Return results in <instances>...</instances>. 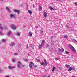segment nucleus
<instances>
[{
  "label": "nucleus",
  "instance_id": "5fc2aeb1",
  "mask_svg": "<svg viewBox=\"0 0 77 77\" xmlns=\"http://www.w3.org/2000/svg\"><path fill=\"white\" fill-rule=\"evenodd\" d=\"M37 27L38 28V26H37Z\"/></svg>",
  "mask_w": 77,
  "mask_h": 77
},
{
  "label": "nucleus",
  "instance_id": "ddd939ff",
  "mask_svg": "<svg viewBox=\"0 0 77 77\" xmlns=\"http://www.w3.org/2000/svg\"><path fill=\"white\" fill-rule=\"evenodd\" d=\"M44 43H45V40H43L42 41V43L41 44L43 45H44Z\"/></svg>",
  "mask_w": 77,
  "mask_h": 77
},
{
  "label": "nucleus",
  "instance_id": "79ce46f5",
  "mask_svg": "<svg viewBox=\"0 0 77 77\" xmlns=\"http://www.w3.org/2000/svg\"><path fill=\"white\" fill-rule=\"evenodd\" d=\"M2 32L0 31V35H2Z\"/></svg>",
  "mask_w": 77,
  "mask_h": 77
},
{
  "label": "nucleus",
  "instance_id": "f257e3e1",
  "mask_svg": "<svg viewBox=\"0 0 77 77\" xmlns=\"http://www.w3.org/2000/svg\"><path fill=\"white\" fill-rule=\"evenodd\" d=\"M69 47L74 53H76V50L71 45H69Z\"/></svg>",
  "mask_w": 77,
  "mask_h": 77
},
{
  "label": "nucleus",
  "instance_id": "a211bd4d",
  "mask_svg": "<svg viewBox=\"0 0 77 77\" xmlns=\"http://www.w3.org/2000/svg\"><path fill=\"white\" fill-rule=\"evenodd\" d=\"M11 32H12L11 31H10L9 32H8V36H9L10 33H11Z\"/></svg>",
  "mask_w": 77,
  "mask_h": 77
},
{
  "label": "nucleus",
  "instance_id": "c85d7f7f",
  "mask_svg": "<svg viewBox=\"0 0 77 77\" xmlns=\"http://www.w3.org/2000/svg\"><path fill=\"white\" fill-rule=\"evenodd\" d=\"M15 68V66H12L11 67V69H14V68Z\"/></svg>",
  "mask_w": 77,
  "mask_h": 77
},
{
  "label": "nucleus",
  "instance_id": "aec40b11",
  "mask_svg": "<svg viewBox=\"0 0 77 77\" xmlns=\"http://www.w3.org/2000/svg\"><path fill=\"white\" fill-rule=\"evenodd\" d=\"M35 60H37V62H40V60L38 59L37 58H35Z\"/></svg>",
  "mask_w": 77,
  "mask_h": 77
},
{
  "label": "nucleus",
  "instance_id": "3c124183",
  "mask_svg": "<svg viewBox=\"0 0 77 77\" xmlns=\"http://www.w3.org/2000/svg\"><path fill=\"white\" fill-rule=\"evenodd\" d=\"M1 44V42H0V44Z\"/></svg>",
  "mask_w": 77,
  "mask_h": 77
},
{
  "label": "nucleus",
  "instance_id": "4468645a",
  "mask_svg": "<svg viewBox=\"0 0 77 77\" xmlns=\"http://www.w3.org/2000/svg\"><path fill=\"white\" fill-rule=\"evenodd\" d=\"M28 12H29V14H30V15H31V14H32V11H31V10H28Z\"/></svg>",
  "mask_w": 77,
  "mask_h": 77
},
{
  "label": "nucleus",
  "instance_id": "72a5a7b5",
  "mask_svg": "<svg viewBox=\"0 0 77 77\" xmlns=\"http://www.w3.org/2000/svg\"><path fill=\"white\" fill-rule=\"evenodd\" d=\"M32 44L31 45V48H32V49H34V48H33V47H32Z\"/></svg>",
  "mask_w": 77,
  "mask_h": 77
},
{
  "label": "nucleus",
  "instance_id": "bb28decb",
  "mask_svg": "<svg viewBox=\"0 0 77 77\" xmlns=\"http://www.w3.org/2000/svg\"><path fill=\"white\" fill-rule=\"evenodd\" d=\"M40 64L41 65H44V62L40 63Z\"/></svg>",
  "mask_w": 77,
  "mask_h": 77
},
{
  "label": "nucleus",
  "instance_id": "0eeeda50",
  "mask_svg": "<svg viewBox=\"0 0 77 77\" xmlns=\"http://www.w3.org/2000/svg\"><path fill=\"white\" fill-rule=\"evenodd\" d=\"M9 15L10 17H11V18L15 17V15L14 14H11Z\"/></svg>",
  "mask_w": 77,
  "mask_h": 77
},
{
  "label": "nucleus",
  "instance_id": "f3484780",
  "mask_svg": "<svg viewBox=\"0 0 77 77\" xmlns=\"http://www.w3.org/2000/svg\"><path fill=\"white\" fill-rule=\"evenodd\" d=\"M70 66L69 65H68V64H66L65 65V67H66V68H68Z\"/></svg>",
  "mask_w": 77,
  "mask_h": 77
},
{
  "label": "nucleus",
  "instance_id": "7ed1b4c3",
  "mask_svg": "<svg viewBox=\"0 0 77 77\" xmlns=\"http://www.w3.org/2000/svg\"><path fill=\"white\" fill-rule=\"evenodd\" d=\"M13 12H17V14H20V11L16 9H14Z\"/></svg>",
  "mask_w": 77,
  "mask_h": 77
},
{
  "label": "nucleus",
  "instance_id": "423d86ee",
  "mask_svg": "<svg viewBox=\"0 0 77 77\" xmlns=\"http://www.w3.org/2000/svg\"><path fill=\"white\" fill-rule=\"evenodd\" d=\"M43 15L45 18H47V13L45 12H44Z\"/></svg>",
  "mask_w": 77,
  "mask_h": 77
},
{
  "label": "nucleus",
  "instance_id": "e433bc0d",
  "mask_svg": "<svg viewBox=\"0 0 77 77\" xmlns=\"http://www.w3.org/2000/svg\"><path fill=\"white\" fill-rule=\"evenodd\" d=\"M5 41H6V40L4 39H3V42H5Z\"/></svg>",
  "mask_w": 77,
  "mask_h": 77
},
{
  "label": "nucleus",
  "instance_id": "ea45409f",
  "mask_svg": "<svg viewBox=\"0 0 77 77\" xmlns=\"http://www.w3.org/2000/svg\"><path fill=\"white\" fill-rule=\"evenodd\" d=\"M21 66H22V67H23V68H24V66H25L24 65H21Z\"/></svg>",
  "mask_w": 77,
  "mask_h": 77
},
{
  "label": "nucleus",
  "instance_id": "37998d69",
  "mask_svg": "<svg viewBox=\"0 0 77 77\" xmlns=\"http://www.w3.org/2000/svg\"><path fill=\"white\" fill-rule=\"evenodd\" d=\"M47 77V76L46 75H45L43 76V77Z\"/></svg>",
  "mask_w": 77,
  "mask_h": 77
},
{
  "label": "nucleus",
  "instance_id": "f704fd0d",
  "mask_svg": "<svg viewBox=\"0 0 77 77\" xmlns=\"http://www.w3.org/2000/svg\"><path fill=\"white\" fill-rule=\"evenodd\" d=\"M62 49L63 50V51H62V53H63V51H64V49H63V48H62Z\"/></svg>",
  "mask_w": 77,
  "mask_h": 77
},
{
  "label": "nucleus",
  "instance_id": "39448f33",
  "mask_svg": "<svg viewBox=\"0 0 77 77\" xmlns=\"http://www.w3.org/2000/svg\"><path fill=\"white\" fill-rule=\"evenodd\" d=\"M11 27L14 30H15L16 29V26H15V25H12L11 26Z\"/></svg>",
  "mask_w": 77,
  "mask_h": 77
},
{
  "label": "nucleus",
  "instance_id": "393cba45",
  "mask_svg": "<svg viewBox=\"0 0 77 77\" xmlns=\"http://www.w3.org/2000/svg\"><path fill=\"white\" fill-rule=\"evenodd\" d=\"M11 45H15V44L14 42H12L11 43Z\"/></svg>",
  "mask_w": 77,
  "mask_h": 77
},
{
  "label": "nucleus",
  "instance_id": "9b49d317",
  "mask_svg": "<svg viewBox=\"0 0 77 77\" xmlns=\"http://www.w3.org/2000/svg\"><path fill=\"white\" fill-rule=\"evenodd\" d=\"M48 8L50 9V10H54V9L53 8V7H52L51 6H49L48 7Z\"/></svg>",
  "mask_w": 77,
  "mask_h": 77
},
{
  "label": "nucleus",
  "instance_id": "6e6552de",
  "mask_svg": "<svg viewBox=\"0 0 77 77\" xmlns=\"http://www.w3.org/2000/svg\"><path fill=\"white\" fill-rule=\"evenodd\" d=\"M44 65L45 66H47V65H48V63H47V60H46V59H45L44 60Z\"/></svg>",
  "mask_w": 77,
  "mask_h": 77
},
{
  "label": "nucleus",
  "instance_id": "4be33fe9",
  "mask_svg": "<svg viewBox=\"0 0 77 77\" xmlns=\"http://www.w3.org/2000/svg\"><path fill=\"white\" fill-rule=\"evenodd\" d=\"M59 53H60V52H62V50H61L59 48Z\"/></svg>",
  "mask_w": 77,
  "mask_h": 77
},
{
  "label": "nucleus",
  "instance_id": "f03ea898",
  "mask_svg": "<svg viewBox=\"0 0 77 77\" xmlns=\"http://www.w3.org/2000/svg\"><path fill=\"white\" fill-rule=\"evenodd\" d=\"M34 65V63L32 62H30V64H29V66L31 69H32V66Z\"/></svg>",
  "mask_w": 77,
  "mask_h": 77
},
{
  "label": "nucleus",
  "instance_id": "f8f14e48",
  "mask_svg": "<svg viewBox=\"0 0 77 77\" xmlns=\"http://www.w3.org/2000/svg\"><path fill=\"white\" fill-rule=\"evenodd\" d=\"M64 38H66V39H67V38H69L68 36L67 35H64Z\"/></svg>",
  "mask_w": 77,
  "mask_h": 77
},
{
  "label": "nucleus",
  "instance_id": "2f4dec72",
  "mask_svg": "<svg viewBox=\"0 0 77 77\" xmlns=\"http://www.w3.org/2000/svg\"><path fill=\"white\" fill-rule=\"evenodd\" d=\"M15 59H13V62L14 63L15 62Z\"/></svg>",
  "mask_w": 77,
  "mask_h": 77
},
{
  "label": "nucleus",
  "instance_id": "1a4fd4ad",
  "mask_svg": "<svg viewBox=\"0 0 77 77\" xmlns=\"http://www.w3.org/2000/svg\"><path fill=\"white\" fill-rule=\"evenodd\" d=\"M42 45H43L41 44L40 45H39L38 46V49H41V48H42Z\"/></svg>",
  "mask_w": 77,
  "mask_h": 77
},
{
  "label": "nucleus",
  "instance_id": "de8ad7c7",
  "mask_svg": "<svg viewBox=\"0 0 77 77\" xmlns=\"http://www.w3.org/2000/svg\"><path fill=\"white\" fill-rule=\"evenodd\" d=\"M48 77H50V76L49 75L48 76Z\"/></svg>",
  "mask_w": 77,
  "mask_h": 77
},
{
  "label": "nucleus",
  "instance_id": "49530a36",
  "mask_svg": "<svg viewBox=\"0 0 77 77\" xmlns=\"http://www.w3.org/2000/svg\"><path fill=\"white\" fill-rule=\"evenodd\" d=\"M34 7H35V5H33V8H34Z\"/></svg>",
  "mask_w": 77,
  "mask_h": 77
},
{
  "label": "nucleus",
  "instance_id": "412c9836",
  "mask_svg": "<svg viewBox=\"0 0 77 77\" xmlns=\"http://www.w3.org/2000/svg\"><path fill=\"white\" fill-rule=\"evenodd\" d=\"M6 9L7 11H9V9L8 7H6Z\"/></svg>",
  "mask_w": 77,
  "mask_h": 77
},
{
  "label": "nucleus",
  "instance_id": "473e14b6",
  "mask_svg": "<svg viewBox=\"0 0 77 77\" xmlns=\"http://www.w3.org/2000/svg\"><path fill=\"white\" fill-rule=\"evenodd\" d=\"M73 41H75L76 42H77V41L76 40H75V39H73Z\"/></svg>",
  "mask_w": 77,
  "mask_h": 77
},
{
  "label": "nucleus",
  "instance_id": "20e7f679",
  "mask_svg": "<svg viewBox=\"0 0 77 77\" xmlns=\"http://www.w3.org/2000/svg\"><path fill=\"white\" fill-rule=\"evenodd\" d=\"M75 68H73L72 67H70L69 70H68V71H71L72 70H75Z\"/></svg>",
  "mask_w": 77,
  "mask_h": 77
},
{
  "label": "nucleus",
  "instance_id": "a19ab883",
  "mask_svg": "<svg viewBox=\"0 0 77 77\" xmlns=\"http://www.w3.org/2000/svg\"><path fill=\"white\" fill-rule=\"evenodd\" d=\"M5 77H9V76H7V75H5Z\"/></svg>",
  "mask_w": 77,
  "mask_h": 77
},
{
  "label": "nucleus",
  "instance_id": "09e8293b",
  "mask_svg": "<svg viewBox=\"0 0 77 77\" xmlns=\"http://www.w3.org/2000/svg\"><path fill=\"white\" fill-rule=\"evenodd\" d=\"M41 32H42V33H43V31H41Z\"/></svg>",
  "mask_w": 77,
  "mask_h": 77
},
{
  "label": "nucleus",
  "instance_id": "6e6d98bb",
  "mask_svg": "<svg viewBox=\"0 0 77 77\" xmlns=\"http://www.w3.org/2000/svg\"><path fill=\"white\" fill-rule=\"evenodd\" d=\"M44 11L45 12V11Z\"/></svg>",
  "mask_w": 77,
  "mask_h": 77
},
{
  "label": "nucleus",
  "instance_id": "dca6fc26",
  "mask_svg": "<svg viewBox=\"0 0 77 77\" xmlns=\"http://www.w3.org/2000/svg\"><path fill=\"white\" fill-rule=\"evenodd\" d=\"M39 11H41L42 10V7L40 5H39Z\"/></svg>",
  "mask_w": 77,
  "mask_h": 77
},
{
  "label": "nucleus",
  "instance_id": "c756f323",
  "mask_svg": "<svg viewBox=\"0 0 77 77\" xmlns=\"http://www.w3.org/2000/svg\"><path fill=\"white\" fill-rule=\"evenodd\" d=\"M66 54H69V52L67 51H65Z\"/></svg>",
  "mask_w": 77,
  "mask_h": 77
},
{
  "label": "nucleus",
  "instance_id": "603ef678",
  "mask_svg": "<svg viewBox=\"0 0 77 77\" xmlns=\"http://www.w3.org/2000/svg\"><path fill=\"white\" fill-rule=\"evenodd\" d=\"M47 45H48V44Z\"/></svg>",
  "mask_w": 77,
  "mask_h": 77
},
{
  "label": "nucleus",
  "instance_id": "a878e982",
  "mask_svg": "<svg viewBox=\"0 0 77 77\" xmlns=\"http://www.w3.org/2000/svg\"><path fill=\"white\" fill-rule=\"evenodd\" d=\"M38 67V66L36 65H34V68H37Z\"/></svg>",
  "mask_w": 77,
  "mask_h": 77
},
{
  "label": "nucleus",
  "instance_id": "8fccbe9b",
  "mask_svg": "<svg viewBox=\"0 0 77 77\" xmlns=\"http://www.w3.org/2000/svg\"><path fill=\"white\" fill-rule=\"evenodd\" d=\"M76 15H77V12L76 13Z\"/></svg>",
  "mask_w": 77,
  "mask_h": 77
},
{
  "label": "nucleus",
  "instance_id": "c03bdc74",
  "mask_svg": "<svg viewBox=\"0 0 77 77\" xmlns=\"http://www.w3.org/2000/svg\"><path fill=\"white\" fill-rule=\"evenodd\" d=\"M56 60H59V59L58 58H56Z\"/></svg>",
  "mask_w": 77,
  "mask_h": 77
},
{
  "label": "nucleus",
  "instance_id": "6ab92c4d",
  "mask_svg": "<svg viewBox=\"0 0 77 77\" xmlns=\"http://www.w3.org/2000/svg\"><path fill=\"white\" fill-rule=\"evenodd\" d=\"M8 69H12V67H11V66H8Z\"/></svg>",
  "mask_w": 77,
  "mask_h": 77
},
{
  "label": "nucleus",
  "instance_id": "c9c22d12",
  "mask_svg": "<svg viewBox=\"0 0 77 77\" xmlns=\"http://www.w3.org/2000/svg\"><path fill=\"white\" fill-rule=\"evenodd\" d=\"M59 68L60 69H63L62 67H59Z\"/></svg>",
  "mask_w": 77,
  "mask_h": 77
},
{
  "label": "nucleus",
  "instance_id": "58836bf2",
  "mask_svg": "<svg viewBox=\"0 0 77 77\" xmlns=\"http://www.w3.org/2000/svg\"><path fill=\"white\" fill-rule=\"evenodd\" d=\"M74 3L75 5H76V6L77 5V2H75Z\"/></svg>",
  "mask_w": 77,
  "mask_h": 77
},
{
  "label": "nucleus",
  "instance_id": "cd10ccee",
  "mask_svg": "<svg viewBox=\"0 0 77 77\" xmlns=\"http://www.w3.org/2000/svg\"><path fill=\"white\" fill-rule=\"evenodd\" d=\"M0 29H1V30H3V27H2V26H1L0 25Z\"/></svg>",
  "mask_w": 77,
  "mask_h": 77
},
{
  "label": "nucleus",
  "instance_id": "2eb2a0df",
  "mask_svg": "<svg viewBox=\"0 0 77 77\" xmlns=\"http://www.w3.org/2000/svg\"><path fill=\"white\" fill-rule=\"evenodd\" d=\"M56 69V67H53L52 71V72H54V69Z\"/></svg>",
  "mask_w": 77,
  "mask_h": 77
},
{
  "label": "nucleus",
  "instance_id": "7c9ffc66",
  "mask_svg": "<svg viewBox=\"0 0 77 77\" xmlns=\"http://www.w3.org/2000/svg\"><path fill=\"white\" fill-rule=\"evenodd\" d=\"M13 55H18V54L17 53H14L13 54Z\"/></svg>",
  "mask_w": 77,
  "mask_h": 77
},
{
  "label": "nucleus",
  "instance_id": "5701e85b",
  "mask_svg": "<svg viewBox=\"0 0 77 77\" xmlns=\"http://www.w3.org/2000/svg\"><path fill=\"white\" fill-rule=\"evenodd\" d=\"M17 63H18V64L20 65H21V63H20V61H18Z\"/></svg>",
  "mask_w": 77,
  "mask_h": 77
},
{
  "label": "nucleus",
  "instance_id": "b1692460",
  "mask_svg": "<svg viewBox=\"0 0 77 77\" xmlns=\"http://www.w3.org/2000/svg\"><path fill=\"white\" fill-rule=\"evenodd\" d=\"M20 65H21L20 64H17V67L18 68H19L20 67Z\"/></svg>",
  "mask_w": 77,
  "mask_h": 77
},
{
  "label": "nucleus",
  "instance_id": "9d476101",
  "mask_svg": "<svg viewBox=\"0 0 77 77\" xmlns=\"http://www.w3.org/2000/svg\"><path fill=\"white\" fill-rule=\"evenodd\" d=\"M28 36H32V33H31L30 32H29L28 33Z\"/></svg>",
  "mask_w": 77,
  "mask_h": 77
},
{
  "label": "nucleus",
  "instance_id": "864d4df0",
  "mask_svg": "<svg viewBox=\"0 0 77 77\" xmlns=\"http://www.w3.org/2000/svg\"><path fill=\"white\" fill-rule=\"evenodd\" d=\"M53 36H52L51 38H53Z\"/></svg>",
  "mask_w": 77,
  "mask_h": 77
},
{
  "label": "nucleus",
  "instance_id": "a18cd8bd",
  "mask_svg": "<svg viewBox=\"0 0 77 77\" xmlns=\"http://www.w3.org/2000/svg\"><path fill=\"white\" fill-rule=\"evenodd\" d=\"M61 2H62V1H61L60 0H59Z\"/></svg>",
  "mask_w": 77,
  "mask_h": 77
},
{
  "label": "nucleus",
  "instance_id": "4c0bfd02",
  "mask_svg": "<svg viewBox=\"0 0 77 77\" xmlns=\"http://www.w3.org/2000/svg\"><path fill=\"white\" fill-rule=\"evenodd\" d=\"M17 34L18 36H20V33H18V32H17Z\"/></svg>",
  "mask_w": 77,
  "mask_h": 77
}]
</instances>
